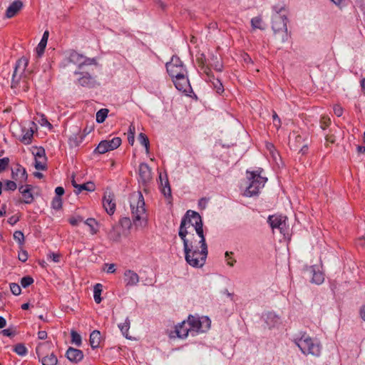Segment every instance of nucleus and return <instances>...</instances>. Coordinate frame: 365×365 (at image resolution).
Returning <instances> with one entry per match:
<instances>
[{"instance_id":"obj_24","label":"nucleus","mask_w":365,"mask_h":365,"mask_svg":"<svg viewBox=\"0 0 365 365\" xmlns=\"http://www.w3.org/2000/svg\"><path fill=\"white\" fill-rule=\"evenodd\" d=\"M267 222L272 229H283L284 221L282 220V216L270 215L268 217Z\"/></svg>"},{"instance_id":"obj_11","label":"nucleus","mask_w":365,"mask_h":365,"mask_svg":"<svg viewBox=\"0 0 365 365\" xmlns=\"http://www.w3.org/2000/svg\"><path fill=\"white\" fill-rule=\"evenodd\" d=\"M29 63V60L26 57H22L16 62L14 71L12 75L11 87L15 88L19 82V80L24 73Z\"/></svg>"},{"instance_id":"obj_19","label":"nucleus","mask_w":365,"mask_h":365,"mask_svg":"<svg viewBox=\"0 0 365 365\" xmlns=\"http://www.w3.org/2000/svg\"><path fill=\"white\" fill-rule=\"evenodd\" d=\"M189 326V324H187V322H186L185 321H183L181 323L178 324L175 327V332L177 334L178 337L185 339L188 336L189 333L191 334L190 327Z\"/></svg>"},{"instance_id":"obj_44","label":"nucleus","mask_w":365,"mask_h":365,"mask_svg":"<svg viewBox=\"0 0 365 365\" xmlns=\"http://www.w3.org/2000/svg\"><path fill=\"white\" fill-rule=\"evenodd\" d=\"M85 224L91 227L93 234L96 233L97 230L95 229L94 226L97 225L96 221L93 218H88L86 220Z\"/></svg>"},{"instance_id":"obj_35","label":"nucleus","mask_w":365,"mask_h":365,"mask_svg":"<svg viewBox=\"0 0 365 365\" xmlns=\"http://www.w3.org/2000/svg\"><path fill=\"white\" fill-rule=\"evenodd\" d=\"M13 350L15 353H16L18 355L21 356H24L28 353L27 348L24 346V344L21 343L15 345Z\"/></svg>"},{"instance_id":"obj_10","label":"nucleus","mask_w":365,"mask_h":365,"mask_svg":"<svg viewBox=\"0 0 365 365\" xmlns=\"http://www.w3.org/2000/svg\"><path fill=\"white\" fill-rule=\"evenodd\" d=\"M120 144L121 139L118 137H115L112 140H102L96 148L93 153L98 154H104L110 150L118 148Z\"/></svg>"},{"instance_id":"obj_25","label":"nucleus","mask_w":365,"mask_h":365,"mask_svg":"<svg viewBox=\"0 0 365 365\" xmlns=\"http://www.w3.org/2000/svg\"><path fill=\"white\" fill-rule=\"evenodd\" d=\"M101 338V332L99 331L94 330L91 333L89 342L93 349H95L99 346Z\"/></svg>"},{"instance_id":"obj_13","label":"nucleus","mask_w":365,"mask_h":365,"mask_svg":"<svg viewBox=\"0 0 365 365\" xmlns=\"http://www.w3.org/2000/svg\"><path fill=\"white\" fill-rule=\"evenodd\" d=\"M172 81L175 88L180 91L187 92L190 88V84L187 73L179 75L172 78Z\"/></svg>"},{"instance_id":"obj_54","label":"nucleus","mask_w":365,"mask_h":365,"mask_svg":"<svg viewBox=\"0 0 365 365\" xmlns=\"http://www.w3.org/2000/svg\"><path fill=\"white\" fill-rule=\"evenodd\" d=\"M272 118H273L274 125L277 128L279 127H280L281 120H280V118H279V116L277 115V114L275 112L273 113Z\"/></svg>"},{"instance_id":"obj_4","label":"nucleus","mask_w":365,"mask_h":365,"mask_svg":"<svg viewBox=\"0 0 365 365\" xmlns=\"http://www.w3.org/2000/svg\"><path fill=\"white\" fill-rule=\"evenodd\" d=\"M192 226L195 230L196 235L204 234L203 222L200 214L195 211L189 210H187L181 220L179 227L178 235L182 232L184 236L189 235L188 229Z\"/></svg>"},{"instance_id":"obj_49","label":"nucleus","mask_w":365,"mask_h":365,"mask_svg":"<svg viewBox=\"0 0 365 365\" xmlns=\"http://www.w3.org/2000/svg\"><path fill=\"white\" fill-rule=\"evenodd\" d=\"M163 195L166 197H171V189H170V185H169V182L168 180H166L165 182V187L163 188V190H162Z\"/></svg>"},{"instance_id":"obj_5","label":"nucleus","mask_w":365,"mask_h":365,"mask_svg":"<svg viewBox=\"0 0 365 365\" xmlns=\"http://www.w3.org/2000/svg\"><path fill=\"white\" fill-rule=\"evenodd\" d=\"M247 178L250 180V185L245 190V195L247 197H252L257 195L259 190L262 188L267 180V178L262 177L259 170L256 171H247Z\"/></svg>"},{"instance_id":"obj_45","label":"nucleus","mask_w":365,"mask_h":365,"mask_svg":"<svg viewBox=\"0 0 365 365\" xmlns=\"http://www.w3.org/2000/svg\"><path fill=\"white\" fill-rule=\"evenodd\" d=\"M10 289L13 294L18 296L21 294V289L20 286L16 283L10 284Z\"/></svg>"},{"instance_id":"obj_56","label":"nucleus","mask_w":365,"mask_h":365,"mask_svg":"<svg viewBox=\"0 0 365 365\" xmlns=\"http://www.w3.org/2000/svg\"><path fill=\"white\" fill-rule=\"evenodd\" d=\"M1 333L4 336H13L14 335V332L11 331V329H6L1 331Z\"/></svg>"},{"instance_id":"obj_31","label":"nucleus","mask_w":365,"mask_h":365,"mask_svg":"<svg viewBox=\"0 0 365 365\" xmlns=\"http://www.w3.org/2000/svg\"><path fill=\"white\" fill-rule=\"evenodd\" d=\"M130 322L128 317H127L125 320V322L123 324H120L118 325L119 329H120V331L122 332L123 335L127 338L130 339L128 336V330L130 329Z\"/></svg>"},{"instance_id":"obj_7","label":"nucleus","mask_w":365,"mask_h":365,"mask_svg":"<svg viewBox=\"0 0 365 365\" xmlns=\"http://www.w3.org/2000/svg\"><path fill=\"white\" fill-rule=\"evenodd\" d=\"M190 327L191 335L195 336L197 333L204 332L210 327V320L208 317L200 319L192 315H190L187 321Z\"/></svg>"},{"instance_id":"obj_55","label":"nucleus","mask_w":365,"mask_h":365,"mask_svg":"<svg viewBox=\"0 0 365 365\" xmlns=\"http://www.w3.org/2000/svg\"><path fill=\"white\" fill-rule=\"evenodd\" d=\"M334 113L336 116L340 117L343 114V108L340 106L336 105L334 107Z\"/></svg>"},{"instance_id":"obj_60","label":"nucleus","mask_w":365,"mask_h":365,"mask_svg":"<svg viewBox=\"0 0 365 365\" xmlns=\"http://www.w3.org/2000/svg\"><path fill=\"white\" fill-rule=\"evenodd\" d=\"M46 337H47V333L46 331H39L38 332V338L39 339L43 340V339H46Z\"/></svg>"},{"instance_id":"obj_42","label":"nucleus","mask_w":365,"mask_h":365,"mask_svg":"<svg viewBox=\"0 0 365 365\" xmlns=\"http://www.w3.org/2000/svg\"><path fill=\"white\" fill-rule=\"evenodd\" d=\"M46 44H45L43 42H39L36 48V55L38 58L41 57V56L43 54L45 48H46Z\"/></svg>"},{"instance_id":"obj_48","label":"nucleus","mask_w":365,"mask_h":365,"mask_svg":"<svg viewBox=\"0 0 365 365\" xmlns=\"http://www.w3.org/2000/svg\"><path fill=\"white\" fill-rule=\"evenodd\" d=\"M38 123L41 126L48 127L50 129L52 128V125L48 121L46 117L43 114H41V119L38 120Z\"/></svg>"},{"instance_id":"obj_47","label":"nucleus","mask_w":365,"mask_h":365,"mask_svg":"<svg viewBox=\"0 0 365 365\" xmlns=\"http://www.w3.org/2000/svg\"><path fill=\"white\" fill-rule=\"evenodd\" d=\"M17 188V185L14 181L6 180L5 182V190L14 191Z\"/></svg>"},{"instance_id":"obj_43","label":"nucleus","mask_w":365,"mask_h":365,"mask_svg":"<svg viewBox=\"0 0 365 365\" xmlns=\"http://www.w3.org/2000/svg\"><path fill=\"white\" fill-rule=\"evenodd\" d=\"M331 124V120L329 117L323 116L320 120V127L322 129L325 130Z\"/></svg>"},{"instance_id":"obj_32","label":"nucleus","mask_w":365,"mask_h":365,"mask_svg":"<svg viewBox=\"0 0 365 365\" xmlns=\"http://www.w3.org/2000/svg\"><path fill=\"white\" fill-rule=\"evenodd\" d=\"M32 153L35 156V159L46 160L45 150L42 147H34Z\"/></svg>"},{"instance_id":"obj_26","label":"nucleus","mask_w":365,"mask_h":365,"mask_svg":"<svg viewBox=\"0 0 365 365\" xmlns=\"http://www.w3.org/2000/svg\"><path fill=\"white\" fill-rule=\"evenodd\" d=\"M68 60L71 63L78 65V70H82V62L83 56L78 53L73 51L70 53Z\"/></svg>"},{"instance_id":"obj_51","label":"nucleus","mask_w":365,"mask_h":365,"mask_svg":"<svg viewBox=\"0 0 365 365\" xmlns=\"http://www.w3.org/2000/svg\"><path fill=\"white\" fill-rule=\"evenodd\" d=\"M61 255L59 253L51 252L48 255V259H51L54 262H59Z\"/></svg>"},{"instance_id":"obj_33","label":"nucleus","mask_w":365,"mask_h":365,"mask_svg":"<svg viewBox=\"0 0 365 365\" xmlns=\"http://www.w3.org/2000/svg\"><path fill=\"white\" fill-rule=\"evenodd\" d=\"M138 140L140 143L145 147L146 153H148L150 142L147 135L145 133H140L138 135Z\"/></svg>"},{"instance_id":"obj_8","label":"nucleus","mask_w":365,"mask_h":365,"mask_svg":"<svg viewBox=\"0 0 365 365\" xmlns=\"http://www.w3.org/2000/svg\"><path fill=\"white\" fill-rule=\"evenodd\" d=\"M165 67L171 78H175L182 73H187L186 68L177 56H173L170 61L166 63Z\"/></svg>"},{"instance_id":"obj_12","label":"nucleus","mask_w":365,"mask_h":365,"mask_svg":"<svg viewBox=\"0 0 365 365\" xmlns=\"http://www.w3.org/2000/svg\"><path fill=\"white\" fill-rule=\"evenodd\" d=\"M152 180L151 168L147 163H140L138 168V182L146 187Z\"/></svg>"},{"instance_id":"obj_58","label":"nucleus","mask_w":365,"mask_h":365,"mask_svg":"<svg viewBox=\"0 0 365 365\" xmlns=\"http://www.w3.org/2000/svg\"><path fill=\"white\" fill-rule=\"evenodd\" d=\"M19 220V217H16L15 215L14 216H11V217L9 218L8 220V222L11 225H15L18 221Z\"/></svg>"},{"instance_id":"obj_2","label":"nucleus","mask_w":365,"mask_h":365,"mask_svg":"<svg viewBox=\"0 0 365 365\" xmlns=\"http://www.w3.org/2000/svg\"><path fill=\"white\" fill-rule=\"evenodd\" d=\"M272 29L274 35L282 43L288 40L287 11L284 6L276 5L272 7Z\"/></svg>"},{"instance_id":"obj_59","label":"nucleus","mask_w":365,"mask_h":365,"mask_svg":"<svg viewBox=\"0 0 365 365\" xmlns=\"http://www.w3.org/2000/svg\"><path fill=\"white\" fill-rule=\"evenodd\" d=\"M48 35H49L48 31H45L40 42H43L45 44H47V41H48Z\"/></svg>"},{"instance_id":"obj_62","label":"nucleus","mask_w":365,"mask_h":365,"mask_svg":"<svg viewBox=\"0 0 365 365\" xmlns=\"http://www.w3.org/2000/svg\"><path fill=\"white\" fill-rule=\"evenodd\" d=\"M6 319L3 317L0 316V329L4 328L6 326Z\"/></svg>"},{"instance_id":"obj_16","label":"nucleus","mask_w":365,"mask_h":365,"mask_svg":"<svg viewBox=\"0 0 365 365\" xmlns=\"http://www.w3.org/2000/svg\"><path fill=\"white\" fill-rule=\"evenodd\" d=\"M43 344H45V343H40L36 348V352L38 356V360L41 361L42 365H56L58 363V359L53 353H52L49 356H46L41 358V354L39 353L40 346Z\"/></svg>"},{"instance_id":"obj_15","label":"nucleus","mask_w":365,"mask_h":365,"mask_svg":"<svg viewBox=\"0 0 365 365\" xmlns=\"http://www.w3.org/2000/svg\"><path fill=\"white\" fill-rule=\"evenodd\" d=\"M32 190L33 186L31 185L19 186V191L22 195L24 203L31 204L34 202V197L32 193Z\"/></svg>"},{"instance_id":"obj_39","label":"nucleus","mask_w":365,"mask_h":365,"mask_svg":"<svg viewBox=\"0 0 365 365\" xmlns=\"http://www.w3.org/2000/svg\"><path fill=\"white\" fill-rule=\"evenodd\" d=\"M34 283V279L30 276H26L21 278V285L24 288H26Z\"/></svg>"},{"instance_id":"obj_20","label":"nucleus","mask_w":365,"mask_h":365,"mask_svg":"<svg viewBox=\"0 0 365 365\" xmlns=\"http://www.w3.org/2000/svg\"><path fill=\"white\" fill-rule=\"evenodd\" d=\"M23 7V3L20 0L12 2L6 11V16L9 19L14 17Z\"/></svg>"},{"instance_id":"obj_23","label":"nucleus","mask_w":365,"mask_h":365,"mask_svg":"<svg viewBox=\"0 0 365 365\" xmlns=\"http://www.w3.org/2000/svg\"><path fill=\"white\" fill-rule=\"evenodd\" d=\"M124 279L126 286H135L139 282V276L132 270H126L124 273Z\"/></svg>"},{"instance_id":"obj_29","label":"nucleus","mask_w":365,"mask_h":365,"mask_svg":"<svg viewBox=\"0 0 365 365\" xmlns=\"http://www.w3.org/2000/svg\"><path fill=\"white\" fill-rule=\"evenodd\" d=\"M96 188L95 184L91 182H87L86 183L79 184L77 189L75 190L76 194L78 195L81 193L83 190L92 192L94 191Z\"/></svg>"},{"instance_id":"obj_61","label":"nucleus","mask_w":365,"mask_h":365,"mask_svg":"<svg viewBox=\"0 0 365 365\" xmlns=\"http://www.w3.org/2000/svg\"><path fill=\"white\" fill-rule=\"evenodd\" d=\"M106 266H108V269L106 270V272L108 273H113L115 271V264H106Z\"/></svg>"},{"instance_id":"obj_6","label":"nucleus","mask_w":365,"mask_h":365,"mask_svg":"<svg viewBox=\"0 0 365 365\" xmlns=\"http://www.w3.org/2000/svg\"><path fill=\"white\" fill-rule=\"evenodd\" d=\"M294 343L304 354H312L318 356L321 353L320 344L318 342H314L307 334H303L300 338L295 339Z\"/></svg>"},{"instance_id":"obj_18","label":"nucleus","mask_w":365,"mask_h":365,"mask_svg":"<svg viewBox=\"0 0 365 365\" xmlns=\"http://www.w3.org/2000/svg\"><path fill=\"white\" fill-rule=\"evenodd\" d=\"M11 178L15 180H20L21 182H24L27 180L28 174L26 169L18 164L16 168L11 170Z\"/></svg>"},{"instance_id":"obj_14","label":"nucleus","mask_w":365,"mask_h":365,"mask_svg":"<svg viewBox=\"0 0 365 365\" xmlns=\"http://www.w3.org/2000/svg\"><path fill=\"white\" fill-rule=\"evenodd\" d=\"M103 206L109 215H113L115 210L114 195L111 192L105 193L103 200Z\"/></svg>"},{"instance_id":"obj_63","label":"nucleus","mask_w":365,"mask_h":365,"mask_svg":"<svg viewBox=\"0 0 365 365\" xmlns=\"http://www.w3.org/2000/svg\"><path fill=\"white\" fill-rule=\"evenodd\" d=\"M325 138L327 141L330 142L331 143H334L335 141L334 137L333 135H327Z\"/></svg>"},{"instance_id":"obj_21","label":"nucleus","mask_w":365,"mask_h":365,"mask_svg":"<svg viewBox=\"0 0 365 365\" xmlns=\"http://www.w3.org/2000/svg\"><path fill=\"white\" fill-rule=\"evenodd\" d=\"M21 135L19 137V140L25 145L31 144L34 133L33 128H26L24 127L21 128Z\"/></svg>"},{"instance_id":"obj_64","label":"nucleus","mask_w":365,"mask_h":365,"mask_svg":"<svg viewBox=\"0 0 365 365\" xmlns=\"http://www.w3.org/2000/svg\"><path fill=\"white\" fill-rule=\"evenodd\" d=\"M360 315L363 320L365 321V305L361 307L360 309Z\"/></svg>"},{"instance_id":"obj_36","label":"nucleus","mask_w":365,"mask_h":365,"mask_svg":"<svg viewBox=\"0 0 365 365\" xmlns=\"http://www.w3.org/2000/svg\"><path fill=\"white\" fill-rule=\"evenodd\" d=\"M71 341L77 346H80L82 344L81 335L76 331L71 330Z\"/></svg>"},{"instance_id":"obj_22","label":"nucleus","mask_w":365,"mask_h":365,"mask_svg":"<svg viewBox=\"0 0 365 365\" xmlns=\"http://www.w3.org/2000/svg\"><path fill=\"white\" fill-rule=\"evenodd\" d=\"M309 271L312 274V282L320 284L324 282V274L319 270L317 266H311Z\"/></svg>"},{"instance_id":"obj_1","label":"nucleus","mask_w":365,"mask_h":365,"mask_svg":"<svg viewBox=\"0 0 365 365\" xmlns=\"http://www.w3.org/2000/svg\"><path fill=\"white\" fill-rule=\"evenodd\" d=\"M183 242L185 259L188 264L193 267H202L206 262L208 247L204 234L190 235L188 237L180 233Z\"/></svg>"},{"instance_id":"obj_28","label":"nucleus","mask_w":365,"mask_h":365,"mask_svg":"<svg viewBox=\"0 0 365 365\" xmlns=\"http://www.w3.org/2000/svg\"><path fill=\"white\" fill-rule=\"evenodd\" d=\"M208 81L212 83V86L215 89L216 92L219 94H221L224 92V88L222 83L218 78H215L213 76H210L207 73Z\"/></svg>"},{"instance_id":"obj_57","label":"nucleus","mask_w":365,"mask_h":365,"mask_svg":"<svg viewBox=\"0 0 365 365\" xmlns=\"http://www.w3.org/2000/svg\"><path fill=\"white\" fill-rule=\"evenodd\" d=\"M56 196L55 197H60L64 194V189L62 187H57L55 189Z\"/></svg>"},{"instance_id":"obj_27","label":"nucleus","mask_w":365,"mask_h":365,"mask_svg":"<svg viewBox=\"0 0 365 365\" xmlns=\"http://www.w3.org/2000/svg\"><path fill=\"white\" fill-rule=\"evenodd\" d=\"M265 322L272 328L279 323V317L274 312H269L265 316Z\"/></svg>"},{"instance_id":"obj_17","label":"nucleus","mask_w":365,"mask_h":365,"mask_svg":"<svg viewBox=\"0 0 365 365\" xmlns=\"http://www.w3.org/2000/svg\"><path fill=\"white\" fill-rule=\"evenodd\" d=\"M66 358L73 363H78L83 359V353L81 350L69 347L66 353Z\"/></svg>"},{"instance_id":"obj_37","label":"nucleus","mask_w":365,"mask_h":365,"mask_svg":"<svg viewBox=\"0 0 365 365\" xmlns=\"http://www.w3.org/2000/svg\"><path fill=\"white\" fill-rule=\"evenodd\" d=\"M262 20L260 17L257 16L254 17L251 19V25L253 29H259L263 30L264 28L262 27Z\"/></svg>"},{"instance_id":"obj_46","label":"nucleus","mask_w":365,"mask_h":365,"mask_svg":"<svg viewBox=\"0 0 365 365\" xmlns=\"http://www.w3.org/2000/svg\"><path fill=\"white\" fill-rule=\"evenodd\" d=\"M9 158L7 157L0 159V173L6 170V168L9 166Z\"/></svg>"},{"instance_id":"obj_53","label":"nucleus","mask_w":365,"mask_h":365,"mask_svg":"<svg viewBox=\"0 0 365 365\" xmlns=\"http://www.w3.org/2000/svg\"><path fill=\"white\" fill-rule=\"evenodd\" d=\"M82 220L83 218L81 217H73L69 219V222L73 226H77Z\"/></svg>"},{"instance_id":"obj_34","label":"nucleus","mask_w":365,"mask_h":365,"mask_svg":"<svg viewBox=\"0 0 365 365\" xmlns=\"http://www.w3.org/2000/svg\"><path fill=\"white\" fill-rule=\"evenodd\" d=\"M108 113V109L101 108L96 113V122L102 123L105 121Z\"/></svg>"},{"instance_id":"obj_41","label":"nucleus","mask_w":365,"mask_h":365,"mask_svg":"<svg viewBox=\"0 0 365 365\" xmlns=\"http://www.w3.org/2000/svg\"><path fill=\"white\" fill-rule=\"evenodd\" d=\"M46 160L42 159H35V168L38 170H44L46 168Z\"/></svg>"},{"instance_id":"obj_50","label":"nucleus","mask_w":365,"mask_h":365,"mask_svg":"<svg viewBox=\"0 0 365 365\" xmlns=\"http://www.w3.org/2000/svg\"><path fill=\"white\" fill-rule=\"evenodd\" d=\"M96 61L95 58H90L83 56V60L82 62V69H84V66L92 65V64H96Z\"/></svg>"},{"instance_id":"obj_40","label":"nucleus","mask_w":365,"mask_h":365,"mask_svg":"<svg viewBox=\"0 0 365 365\" xmlns=\"http://www.w3.org/2000/svg\"><path fill=\"white\" fill-rule=\"evenodd\" d=\"M51 207L55 210H59L62 207L61 197H54L51 202Z\"/></svg>"},{"instance_id":"obj_9","label":"nucleus","mask_w":365,"mask_h":365,"mask_svg":"<svg viewBox=\"0 0 365 365\" xmlns=\"http://www.w3.org/2000/svg\"><path fill=\"white\" fill-rule=\"evenodd\" d=\"M77 83L86 88H93L96 85V76L88 71L76 70L74 71Z\"/></svg>"},{"instance_id":"obj_3","label":"nucleus","mask_w":365,"mask_h":365,"mask_svg":"<svg viewBox=\"0 0 365 365\" xmlns=\"http://www.w3.org/2000/svg\"><path fill=\"white\" fill-rule=\"evenodd\" d=\"M130 206L133 223L135 226H143L147 222L145 200L141 192H134L130 196Z\"/></svg>"},{"instance_id":"obj_52","label":"nucleus","mask_w":365,"mask_h":365,"mask_svg":"<svg viewBox=\"0 0 365 365\" xmlns=\"http://www.w3.org/2000/svg\"><path fill=\"white\" fill-rule=\"evenodd\" d=\"M18 258L22 262H25L28 259V252L26 250H21L19 253Z\"/></svg>"},{"instance_id":"obj_38","label":"nucleus","mask_w":365,"mask_h":365,"mask_svg":"<svg viewBox=\"0 0 365 365\" xmlns=\"http://www.w3.org/2000/svg\"><path fill=\"white\" fill-rule=\"evenodd\" d=\"M13 237H14V239L15 240V241H16L20 245H24V235L21 231H20V230L15 231L13 235Z\"/></svg>"},{"instance_id":"obj_30","label":"nucleus","mask_w":365,"mask_h":365,"mask_svg":"<svg viewBox=\"0 0 365 365\" xmlns=\"http://www.w3.org/2000/svg\"><path fill=\"white\" fill-rule=\"evenodd\" d=\"M103 290V285L101 284H96L93 289V297L97 304H100L102 299L101 294Z\"/></svg>"}]
</instances>
